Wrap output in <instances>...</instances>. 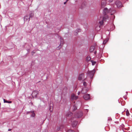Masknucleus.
Returning <instances> with one entry per match:
<instances>
[{
	"label": "nucleus",
	"mask_w": 132,
	"mask_h": 132,
	"mask_svg": "<svg viewBox=\"0 0 132 132\" xmlns=\"http://www.w3.org/2000/svg\"><path fill=\"white\" fill-rule=\"evenodd\" d=\"M95 71V69L90 71H88L87 73V75L91 79H92L93 78Z\"/></svg>",
	"instance_id": "1"
},
{
	"label": "nucleus",
	"mask_w": 132,
	"mask_h": 132,
	"mask_svg": "<svg viewBox=\"0 0 132 132\" xmlns=\"http://www.w3.org/2000/svg\"><path fill=\"white\" fill-rule=\"evenodd\" d=\"M111 8H110L109 10H108L107 8L105 7L104 8L103 11V13L104 15V16H108L106 14L108 13H110V11H111Z\"/></svg>",
	"instance_id": "2"
},
{
	"label": "nucleus",
	"mask_w": 132,
	"mask_h": 132,
	"mask_svg": "<svg viewBox=\"0 0 132 132\" xmlns=\"http://www.w3.org/2000/svg\"><path fill=\"white\" fill-rule=\"evenodd\" d=\"M74 119L75 118H72L70 120L71 122L72 126L73 127H75L77 125L78 123L77 121L74 120Z\"/></svg>",
	"instance_id": "3"
},
{
	"label": "nucleus",
	"mask_w": 132,
	"mask_h": 132,
	"mask_svg": "<svg viewBox=\"0 0 132 132\" xmlns=\"http://www.w3.org/2000/svg\"><path fill=\"white\" fill-rule=\"evenodd\" d=\"M115 4L118 7H121L123 6L121 2L119 1H116Z\"/></svg>",
	"instance_id": "4"
},
{
	"label": "nucleus",
	"mask_w": 132,
	"mask_h": 132,
	"mask_svg": "<svg viewBox=\"0 0 132 132\" xmlns=\"http://www.w3.org/2000/svg\"><path fill=\"white\" fill-rule=\"evenodd\" d=\"M38 93V92L37 90H34L32 94V95L33 98L36 97Z\"/></svg>",
	"instance_id": "5"
},
{
	"label": "nucleus",
	"mask_w": 132,
	"mask_h": 132,
	"mask_svg": "<svg viewBox=\"0 0 132 132\" xmlns=\"http://www.w3.org/2000/svg\"><path fill=\"white\" fill-rule=\"evenodd\" d=\"M108 16H104L103 17V20L102 21L99 22V23L101 25H102L103 23V21H106V20L108 19Z\"/></svg>",
	"instance_id": "6"
},
{
	"label": "nucleus",
	"mask_w": 132,
	"mask_h": 132,
	"mask_svg": "<svg viewBox=\"0 0 132 132\" xmlns=\"http://www.w3.org/2000/svg\"><path fill=\"white\" fill-rule=\"evenodd\" d=\"M83 115V113L82 111L79 112L77 113L75 117L76 118H79L81 117Z\"/></svg>",
	"instance_id": "7"
},
{
	"label": "nucleus",
	"mask_w": 132,
	"mask_h": 132,
	"mask_svg": "<svg viewBox=\"0 0 132 132\" xmlns=\"http://www.w3.org/2000/svg\"><path fill=\"white\" fill-rule=\"evenodd\" d=\"M78 96H76L74 94H72L71 96V99L72 100H76L78 98Z\"/></svg>",
	"instance_id": "8"
},
{
	"label": "nucleus",
	"mask_w": 132,
	"mask_h": 132,
	"mask_svg": "<svg viewBox=\"0 0 132 132\" xmlns=\"http://www.w3.org/2000/svg\"><path fill=\"white\" fill-rule=\"evenodd\" d=\"M106 1L105 0H102V1L101 7L103 8L106 5Z\"/></svg>",
	"instance_id": "9"
},
{
	"label": "nucleus",
	"mask_w": 132,
	"mask_h": 132,
	"mask_svg": "<svg viewBox=\"0 0 132 132\" xmlns=\"http://www.w3.org/2000/svg\"><path fill=\"white\" fill-rule=\"evenodd\" d=\"M83 98L86 100H87L90 99V96L89 94H86L84 95L83 96Z\"/></svg>",
	"instance_id": "10"
},
{
	"label": "nucleus",
	"mask_w": 132,
	"mask_h": 132,
	"mask_svg": "<svg viewBox=\"0 0 132 132\" xmlns=\"http://www.w3.org/2000/svg\"><path fill=\"white\" fill-rule=\"evenodd\" d=\"M88 89L86 87L83 88L82 90L81 93L83 94L86 93L88 91Z\"/></svg>",
	"instance_id": "11"
},
{
	"label": "nucleus",
	"mask_w": 132,
	"mask_h": 132,
	"mask_svg": "<svg viewBox=\"0 0 132 132\" xmlns=\"http://www.w3.org/2000/svg\"><path fill=\"white\" fill-rule=\"evenodd\" d=\"M25 21H27L28 22L30 20V18L28 16H25L24 18Z\"/></svg>",
	"instance_id": "12"
},
{
	"label": "nucleus",
	"mask_w": 132,
	"mask_h": 132,
	"mask_svg": "<svg viewBox=\"0 0 132 132\" xmlns=\"http://www.w3.org/2000/svg\"><path fill=\"white\" fill-rule=\"evenodd\" d=\"M84 75L83 73H82L79 75V77L78 79L79 80H82L84 78Z\"/></svg>",
	"instance_id": "13"
},
{
	"label": "nucleus",
	"mask_w": 132,
	"mask_h": 132,
	"mask_svg": "<svg viewBox=\"0 0 132 132\" xmlns=\"http://www.w3.org/2000/svg\"><path fill=\"white\" fill-rule=\"evenodd\" d=\"M95 49V47L94 46H92L91 47L90 49V52H92Z\"/></svg>",
	"instance_id": "14"
},
{
	"label": "nucleus",
	"mask_w": 132,
	"mask_h": 132,
	"mask_svg": "<svg viewBox=\"0 0 132 132\" xmlns=\"http://www.w3.org/2000/svg\"><path fill=\"white\" fill-rule=\"evenodd\" d=\"M111 11H110V13L111 14V15H112L113 14L115 13L116 12V11L115 10H113L111 8Z\"/></svg>",
	"instance_id": "15"
},
{
	"label": "nucleus",
	"mask_w": 132,
	"mask_h": 132,
	"mask_svg": "<svg viewBox=\"0 0 132 132\" xmlns=\"http://www.w3.org/2000/svg\"><path fill=\"white\" fill-rule=\"evenodd\" d=\"M30 112L31 113H32V114L31 115V117H34L35 116V114L34 113V111H31Z\"/></svg>",
	"instance_id": "16"
},
{
	"label": "nucleus",
	"mask_w": 132,
	"mask_h": 132,
	"mask_svg": "<svg viewBox=\"0 0 132 132\" xmlns=\"http://www.w3.org/2000/svg\"><path fill=\"white\" fill-rule=\"evenodd\" d=\"M91 59L90 57L89 56H87L86 58V61H88L90 60Z\"/></svg>",
	"instance_id": "17"
},
{
	"label": "nucleus",
	"mask_w": 132,
	"mask_h": 132,
	"mask_svg": "<svg viewBox=\"0 0 132 132\" xmlns=\"http://www.w3.org/2000/svg\"><path fill=\"white\" fill-rule=\"evenodd\" d=\"M72 115V113L70 112H69L68 114V117H69L71 116Z\"/></svg>",
	"instance_id": "18"
},
{
	"label": "nucleus",
	"mask_w": 132,
	"mask_h": 132,
	"mask_svg": "<svg viewBox=\"0 0 132 132\" xmlns=\"http://www.w3.org/2000/svg\"><path fill=\"white\" fill-rule=\"evenodd\" d=\"M108 39L107 38L104 40L103 42V44H105L108 40Z\"/></svg>",
	"instance_id": "19"
},
{
	"label": "nucleus",
	"mask_w": 132,
	"mask_h": 132,
	"mask_svg": "<svg viewBox=\"0 0 132 132\" xmlns=\"http://www.w3.org/2000/svg\"><path fill=\"white\" fill-rule=\"evenodd\" d=\"M34 16V14H32V12H31L29 14V18H32Z\"/></svg>",
	"instance_id": "20"
},
{
	"label": "nucleus",
	"mask_w": 132,
	"mask_h": 132,
	"mask_svg": "<svg viewBox=\"0 0 132 132\" xmlns=\"http://www.w3.org/2000/svg\"><path fill=\"white\" fill-rule=\"evenodd\" d=\"M77 109V108L76 105H73V110H75Z\"/></svg>",
	"instance_id": "21"
},
{
	"label": "nucleus",
	"mask_w": 132,
	"mask_h": 132,
	"mask_svg": "<svg viewBox=\"0 0 132 132\" xmlns=\"http://www.w3.org/2000/svg\"><path fill=\"white\" fill-rule=\"evenodd\" d=\"M91 62L92 63V65H94L96 63V62L95 61H94L93 60H91Z\"/></svg>",
	"instance_id": "22"
},
{
	"label": "nucleus",
	"mask_w": 132,
	"mask_h": 132,
	"mask_svg": "<svg viewBox=\"0 0 132 132\" xmlns=\"http://www.w3.org/2000/svg\"><path fill=\"white\" fill-rule=\"evenodd\" d=\"M126 115L127 116H128L129 115V111L127 110L126 111Z\"/></svg>",
	"instance_id": "23"
},
{
	"label": "nucleus",
	"mask_w": 132,
	"mask_h": 132,
	"mask_svg": "<svg viewBox=\"0 0 132 132\" xmlns=\"http://www.w3.org/2000/svg\"><path fill=\"white\" fill-rule=\"evenodd\" d=\"M83 85L85 87L86 86H87L86 82L85 81H84L83 82Z\"/></svg>",
	"instance_id": "24"
},
{
	"label": "nucleus",
	"mask_w": 132,
	"mask_h": 132,
	"mask_svg": "<svg viewBox=\"0 0 132 132\" xmlns=\"http://www.w3.org/2000/svg\"><path fill=\"white\" fill-rule=\"evenodd\" d=\"M111 18L112 19H114L115 18V16L114 15H113V14L112 15H111Z\"/></svg>",
	"instance_id": "25"
},
{
	"label": "nucleus",
	"mask_w": 132,
	"mask_h": 132,
	"mask_svg": "<svg viewBox=\"0 0 132 132\" xmlns=\"http://www.w3.org/2000/svg\"><path fill=\"white\" fill-rule=\"evenodd\" d=\"M67 132H74V131L71 130H68Z\"/></svg>",
	"instance_id": "26"
},
{
	"label": "nucleus",
	"mask_w": 132,
	"mask_h": 132,
	"mask_svg": "<svg viewBox=\"0 0 132 132\" xmlns=\"http://www.w3.org/2000/svg\"><path fill=\"white\" fill-rule=\"evenodd\" d=\"M112 120V119L111 118H108V121H111Z\"/></svg>",
	"instance_id": "27"
},
{
	"label": "nucleus",
	"mask_w": 132,
	"mask_h": 132,
	"mask_svg": "<svg viewBox=\"0 0 132 132\" xmlns=\"http://www.w3.org/2000/svg\"><path fill=\"white\" fill-rule=\"evenodd\" d=\"M4 103H7L8 102V101H5V99H4Z\"/></svg>",
	"instance_id": "28"
},
{
	"label": "nucleus",
	"mask_w": 132,
	"mask_h": 132,
	"mask_svg": "<svg viewBox=\"0 0 132 132\" xmlns=\"http://www.w3.org/2000/svg\"><path fill=\"white\" fill-rule=\"evenodd\" d=\"M77 30V31L79 32L80 31V29H78Z\"/></svg>",
	"instance_id": "29"
},
{
	"label": "nucleus",
	"mask_w": 132,
	"mask_h": 132,
	"mask_svg": "<svg viewBox=\"0 0 132 132\" xmlns=\"http://www.w3.org/2000/svg\"><path fill=\"white\" fill-rule=\"evenodd\" d=\"M113 1V0H109V1L110 2H111Z\"/></svg>",
	"instance_id": "30"
},
{
	"label": "nucleus",
	"mask_w": 132,
	"mask_h": 132,
	"mask_svg": "<svg viewBox=\"0 0 132 132\" xmlns=\"http://www.w3.org/2000/svg\"><path fill=\"white\" fill-rule=\"evenodd\" d=\"M31 112V111L27 112V114H28L29 113H31V112Z\"/></svg>",
	"instance_id": "31"
},
{
	"label": "nucleus",
	"mask_w": 132,
	"mask_h": 132,
	"mask_svg": "<svg viewBox=\"0 0 132 132\" xmlns=\"http://www.w3.org/2000/svg\"><path fill=\"white\" fill-rule=\"evenodd\" d=\"M11 103V101H8V102L7 103Z\"/></svg>",
	"instance_id": "32"
},
{
	"label": "nucleus",
	"mask_w": 132,
	"mask_h": 132,
	"mask_svg": "<svg viewBox=\"0 0 132 132\" xmlns=\"http://www.w3.org/2000/svg\"><path fill=\"white\" fill-rule=\"evenodd\" d=\"M60 40H61V44H60V45H61V44H62V41H61V38H60Z\"/></svg>",
	"instance_id": "33"
},
{
	"label": "nucleus",
	"mask_w": 132,
	"mask_h": 132,
	"mask_svg": "<svg viewBox=\"0 0 132 132\" xmlns=\"http://www.w3.org/2000/svg\"><path fill=\"white\" fill-rule=\"evenodd\" d=\"M80 92H78V95H79L80 94Z\"/></svg>",
	"instance_id": "34"
},
{
	"label": "nucleus",
	"mask_w": 132,
	"mask_h": 132,
	"mask_svg": "<svg viewBox=\"0 0 132 132\" xmlns=\"http://www.w3.org/2000/svg\"><path fill=\"white\" fill-rule=\"evenodd\" d=\"M11 129H9L8 130L9 131H11Z\"/></svg>",
	"instance_id": "35"
},
{
	"label": "nucleus",
	"mask_w": 132,
	"mask_h": 132,
	"mask_svg": "<svg viewBox=\"0 0 132 132\" xmlns=\"http://www.w3.org/2000/svg\"><path fill=\"white\" fill-rule=\"evenodd\" d=\"M60 46V45L59 47V49H60L61 47V46Z\"/></svg>",
	"instance_id": "36"
},
{
	"label": "nucleus",
	"mask_w": 132,
	"mask_h": 132,
	"mask_svg": "<svg viewBox=\"0 0 132 132\" xmlns=\"http://www.w3.org/2000/svg\"><path fill=\"white\" fill-rule=\"evenodd\" d=\"M67 2V1H66L65 2H64V4H66V3Z\"/></svg>",
	"instance_id": "37"
},
{
	"label": "nucleus",
	"mask_w": 132,
	"mask_h": 132,
	"mask_svg": "<svg viewBox=\"0 0 132 132\" xmlns=\"http://www.w3.org/2000/svg\"><path fill=\"white\" fill-rule=\"evenodd\" d=\"M96 52H94V53H95V54H96Z\"/></svg>",
	"instance_id": "38"
},
{
	"label": "nucleus",
	"mask_w": 132,
	"mask_h": 132,
	"mask_svg": "<svg viewBox=\"0 0 132 132\" xmlns=\"http://www.w3.org/2000/svg\"><path fill=\"white\" fill-rule=\"evenodd\" d=\"M126 93L127 94V93H128V92H126Z\"/></svg>",
	"instance_id": "39"
},
{
	"label": "nucleus",
	"mask_w": 132,
	"mask_h": 132,
	"mask_svg": "<svg viewBox=\"0 0 132 132\" xmlns=\"http://www.w3.org/2000/svg\"><path fill=\"white\" fill-rule=\"evenodd\" d=\"M66 0V1H67H67H68L69 0Z\"/></svg>",
	"instance_id": "40"
},
{
	"label": "nucleus",
	"mask_w": 132,
	"mask_h": 132,
	"mask_svg": "<svg viewBox=\"0 0 132 132\" xmlns=\"http://www.w3.org/2000/svg\"><path fill=\"white\" fill-rule=\"evenodd\" d=\"M86 110L87 111H88V110L87 109H86Z\"/></svg>",
	"instance_id": "41"
},
{
	"label": "nucleus",
	"mask_w": 132,
	"mask_h": 132,
	"mask_svg": "<svg viewBox=\"0 0 132 132\" xmlns=\"http://www.w3.org/2000/svg\"><path fill=\"white\" fill-rule=\"evenodd\" d=\"M79 103L80 104V105L81 104V103Z\"/></svg>",
	"instance_id": "42"
},
{
	"label": "nucleus",
	"mask_w": 132,
	"mask_h": 132,
	"mask_svg": "<svg viewBox=\"0 0 132 132\" xmlns=\"http://www.w3.org/2000/svg\"><path fill=\"white\" fill-rule=\"evenodd\" d=\"M125 100L126 99V98H125Z\"/></svg>",
	"instance_id": "43"
}]
</instances>
